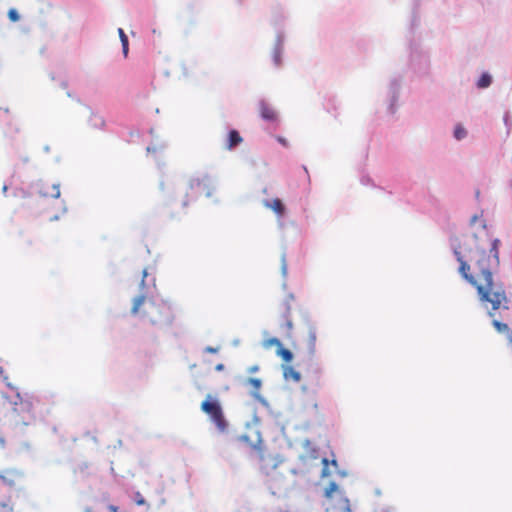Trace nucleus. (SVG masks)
I'll list each match as a JSON object with an SVG mask.
<instances>
[{"label": "nucleus", "mask_w": 512, "mask_h": 512, "mask_svg": "<svg viewBox=\"0 0 512 512\" xmlns=\"http://www.w3.org/2000/svg\"><path fill=\"white\" fill-rule=\"evenodd\" d=\"M11 404L13 405V411L18 413L19 409L18 406L21 407V410L30 411L31 410V403L29 401H24L20 395L19 392L16 393V400L11 401Z\"/></svg>", "instance_id": "nucleus-15"}, {"label": "nucleus", "mask_w": 512, "mask_h": 512, "mask_svg": "<svg viewBox=\"0 0 512 512\" xmlns=\"http://www.w3.org/2000/svg\"><path fill=\"white\" fill-rule=\"evenodd\" d=\"M242 141L243 139L237 130H230L225 143V149L233 150L235 147L241 144Z\"/></svg>", "instance_id": "nucleus-13"}, {"label": "nucleus", "mask_w": 512, "mask_h": 512, "mask_svg": "<svg viewBox=\"0 0 512 512\" xmlns=\"http://www.w3.org/2000/svg\"><path fill=\"white\" fill-rule=\"evenodd\" d=\"M146 276H147V270L144 269L143 270V279H142V281L140 283L141 287H144V285H145V280L144 279H145Z\"/></svg>", "instance_id": "nucleus-40"}, {"label": "nucleus", "mask_w": 512, "mask_h": 512, "mask_svg": "<svg viewBox=\"0 0 512 512\" xmlns=\"http://www.w3.org/2000/svg\"><path fill=\"white\" fill-rule=\"evenodd\" d=\"M401 84L402 80L398 77H393L389 81L386 101V113L389 116H393L397 111Z\"/></svg>", "instance_id": "nucleus-4"}, {"label": "nucleus", "mask_w": 512, "mask_h": 512, "mask_svg": "<svg viewBox=\"0 0 512 512\" xmlns=\"http://www.w3.org/2000/svg\"><path fill=\"white\" fill-rule=\"evenodd\" d=\"M331 464H332L333 466H335V467H337V465H338L336 460H332V461H331Z\"/></svg>", "instance_id": "nucleus-50"}, {"label": "nucleus", "mask_w": 512, "mask_h": 512, "mask_svg": "<svg viewBox=\"0 0 512 512\" xmlns=\"http://www.w3.org/2000/svg\"><path fill=\"white\" fill-rule=\"evenodd\" d=\"M90 123L93 127L100 128L104 126V119L101 116L91 114Z\"/></svg>", "instance_id": "nucleus-23"}, {"label": "nucleus", "mask_w": 512, "mask_h": 512, "mask_svg": "<svg viewBox=\"0 0 512 512\" xmlns=\"http://www.w3.org/2000/svg\"><path fill=\"white\" fill-rule=\"evenodd\" d=\"M141 306H144L143 314L153 325L168 326L173 321L171 306L166 302L157 303L154 300H147L146 295L140 294L133 299L131 313L137 315Z\"/></svg>", "instance_id": "nucleus-2"}, {"label": "nucleus", "mask_w": 512, "mask_h": 512, "mask_svg": "<svg viewBox=\"0 0 512 512\" xmlns=\"http://www.w3.org/2000/svg\"><path fill=\"white\" fill-rule=\"evenodd\" d=\"M85 512H92L90 508H86Z\"/></svg>", "instance_id": "nucleus-57"}, {"label": "nucleus", "mask_w": 512, "mask_h": 512, "mask_svg": "<svg viewBox=\"0 0 512 512\" xmlns=\"http://www.w3.org/2000/svg\"><path fill=\"white\" fill-rule=\"evenodd\" d=\"M4 443H5L4 439H3V438H0V444H1L2 446H4Z\"/></svg>", "instance_id": "nucleus-54"}, {"label": "nucleus", "mask_w": 512, "mask_h": 512, "mask_svg": "<svg viewBox=\"0 0 512 512\" xmlns=\"http://www.w3.org/2000/svg\"><path fill=\"white\" fill-rule=\"evenodd\" d=\"M345 502H346V507L344 509V512H352L350 505H349V500L347 498L345 499Z\"/></svg>", "instance_id": "nucleus-39"}, {"label": "nucleus", "mask_w": 512, "mask_h": 512, "mask_svg": "<svg viewBox=\"0 0 512 512\" xmlns=\"http://www.w3.org/2000/svg\"><path fill=\"white\" fill-rule=\"evenodd\" d=\"M281 272H282L283 276H286V274H287V263H286L285 255H282V258H281Z\"/></svg>", "instance_id": "nucleus-30"}, {"label": "nucleus", "mask_w": 512, "mask_h": 512, "mask_svg": "<svg viewBox=\"0 0 512 512\" xmlns=\"http://www.w3.org/2000/svg\"><path fill=\"white\" fill-rule=\"evenodd\" d=\"M258 370H259V367L257 365H254V366L249 367L248 372L249 373H255Z\"/></svg>", "instance_id": "nucleus-37"}, {"label": "nucleus", "mask_w": 512, "mask_h": 512, "mask_svg": "<svg viewBox=\"0 0 512 512\" xmlns=\"http://www.w3.org/2000/svg\"><path fill=\"white\" fill-rule=\"evenodd\" d=\"M134 500H135L137 505H145L146 504V501H145V499L143 498V496L141 495L140 492H136L135 493Z\"/></svg>", "instance_id": "nucleus-28"}, {"label": "nucleus", "mask_w": 512, "mask_h": 512, "mask_svg": "<svg viewBox=\"0 0 512 512\" xmlns=\"http://www.w3.org/2000/svg\"><path fill=\"white\" fill-rule=\"evenodd\" d=\"M108 509L111 511V512H118V507L115 506V505H109L108 506Z\"/></svg>", "instance_id": "nucleus-41"}, {"label": "nucleus", "mask_w": 512, "mask_h": 512, "mask_svg": "<svg viewBox=\"0 0 512 512\" xmlns=\"http://www.w3.org/2000/svg\"><path fill=\"white\" fill-rule=\"evenodd\" d=\"M285 33L282 29H277L275 41L271 51V59L274 67L280 68L283 63V53L285 44Z\"/></svg>", "instance_id": "nucleus-7"}, {"label": "nucleus", "mask_w": 512, "mask_h": 512, "mask_svg": "<svg viewBox=\"0 0 512 512\" xmlns=\"http://www.w3.org/2000/svg\"><path fill=\"white\" fill-rule=\"evenodd\" d=\"M481 226H482V228H483V229H485V228H486V223H485V221H482Z\"/></svg>", "instance_id": "nucleus-53"}, {"label": "nucleus", "mask_w": 512, "mask_h": 512, "mask_svg": "<svg viewBox=\"0 0 512 512\" xmlns=\"http://www.w3.org/2000/svg\"><path fill=\"white\" fill-rule=\"evenodd\" d=\"M201 408L211 417V420L215 423L219 431L223 432L226 430L227 424L218 401L205 400L202 403Z\"/></svg>", "instance_id": "nucleus-5"}, {"label": "nucleus", "mask_w": 512, "mask_h": 512, "mask_svg": "<svg viewBox=\"0 0 512 512\" xmlns=\"http://www.w3.org/2000/svg\"><path fill=\"white\" fill-rule=\"evenodd\" d=\"M238 344H239V340H238V339H236V340H234V341H233V345H234V346H237Z\"/></svg>", "instance_id": "nucleus-52"}, {"label": "nucleus", "mask_w": 512, "mask_h": 512, "mask_svg": "<svg viewBox=\"0 0 512 512\" xmlns=\"http://www.w3.org/2000/svg\"><path fill=\"white\" fill-rule=\"evenodd\" d=\"M118 34L121 41V44L128 43V37L125 34L124 30L122 28H118Z\"/></svg>", "instance_id": "nucleus-29"}, {"label": "nucleus", "mask_w": 512, "mask_h": 512, "mask_svg": "<svg viewBox=\"0 0 512 512\" xmlns=\"http://www.w3.org/2000/svg\"><path fill=\"white\" fill-rule=\"evenodd\" d=\"M189 186L191 189L197 188L199 193L203 192L207 197H210L212 194L213 180L209 176L204 175L201 178H192L189 182Z\"/></svg>", "instance_id": "nucleus-10"}, {"label": "nucleus", "mask_w": 512, "mask_h": 512, "mask_svg": "<svg viewBox=\"0 0 512 512\" xmlns=\"http://www.w3.org/2000/svg\"><path fill=\"white\" fill-rule=\"evenodd\" d=\"M371 182H372V180L370 179V177H368V176H362V177H361V183H362L363 185H368V184H370Z\"/></svg>", "instance_id": "nucleus-34"}, {"label": "nucleus", "mask_w": 512, "mask_h": 512, "mask_svg": "<svg viewBox=\"0 0 512 512\" xmlns=\"http://www.w3.org/2000/svg\"><path fill=\"white\" fill-rule=\"evenodd\" d=\"M277 354L282 357V359L286 362H290L293 358V354L290 350L286 349L281 345V347L278 348Z\"/></svg>", "instance_id": "nucleus-21"}, {"label": "nucleus", "mask_w": 512, "mask_h": 512, "mask_svg": "<svg viewBox=\"0 0 512 512\" xmlns=\"http://www.w3.org/2000/svg\"><path fill=\"white\" fill-rule=\"evenodd\" d=\"M262 345L266 349L271 348L272 346H277L279 348V347H281L282 343L278 338L272 337V338L264 340Z\"/></svg>", "instance_id": "nucleus-22"}, {"label": "nucleus", "mask_w": 512, "mask_h": 512, "mask_svg": "<svg viewBox=\"0 0 512 512\" xmlns=\"http://www.w3.org/2000/svg\"><path fill=\"white\" fill-rule=\"evenodd\" d=\"M454 256L456 260L459 262V273L460 275L471 285L476 287L478 290V286H481L483 284V281L481 283H478L476 278L469 272L470 271V265L467 263V261L464 260L461 252L458 249L453 250Z\"/></svg>", "instance_id": "nucleus-8"}, {"label": "nucleus", "mask_w": 512, "mask_h": 512, "mask_svg": "<svg viewBox=\"0 0 512 512\" xmlns=\"http://www.w3.org/2000/svg\"><path fill=\"white\" fill-rule=\"evenodd\" d=\"M468 136V130L464 127L463 124L457 123L453 128V137L457 141H462L466 139Z\"/></svg>", "instance_id": "nucleus-19"}, {"label": "nucleus", "mask_w": 512, "mask_h": 512, "mask_svg": "<svg viewBox=\"0 0 512 512\" xmlns=\"http://www.w3.org/2000/svg\"><path fill=\"white\" fill-rule=\"evenodd\" d=\"M304 444H305V446H307V445L310 444V441L309 440H305Z\"/></svg>", "instance_id": "nucleus-55"}, {"label": "nucleus", "mask_w": 512, "mask_h": 512, "mask_svg": "<svg viewBox=\"0 0 512 512\" xmlns=\"http://www.w3.org/2000/svg\"><path fill=\"white\" fill-rule=\"evenodd\" d=\"M248 383L256 389L251 392L252 397L260 402L264 407L269 408L268 401L258 392L262 385V381L259 378H249Z\"/></svg>", "instance_id": "nucleus-12"}, {"label": "nucleus", "mask_w": 512, "mask_h": 512, "mask_svg": "<svg viewBox=\"0 0 512 512\" xmlns=\"http://www.w3.org/2000/svg\"><path fill=\"white\" fill-rule=\"evenodd\" d=\"M7 190H8L7 185H4V186H3V188H2L3 193H6V192H7Z\"/></svg>", "instance_id": "nucleus-46"}, {"label": "nucleus", "mask_w": 512, "mask_h": 512, "mask_svg": "<svg viewBox=\"0 0 512 512\" xmlns=\"http://www.w3.org/2000/svg\"><path fill=\"white\" fill-rule=\"evenodd\" d=\"M258 454V458L261 462V468L269 473V471L276 469L281 463L282 459L279 455H268L265 453L262 447V439L259 437L256 444L252 446Z\"/></svg>", "instance_id": "nucleus-6"}, {"label": "nucleus", "mask_w": 512, "mask_h": 512, "mask_svg": "<svg viewBox=\"0 0 512 512\" xmlns=\"http://www.w3.org/2000/svg\"><path fill=\"white\" fill-rule=\"evenodd\" d=\"M278 142L281 143L283 146H287L288 145V142L285 138L283 137H278Z\"/></svg>", "instance_id": "nucleus-38"}, {"label": "nucleus", "mask_w": 512, "mask_h": 512, "mask_svg": "<svg viewBox=\"0 0 512 512\" xmlns=\"http://www.w3.org/2000/svg\"><path fill=\"white\" fill-rule=\"evenodd\" d=\"M260 116L265 121L275 122L278 119L277 111L264 100L259 103Z\"/></svg>", "instance_id": "nucleus-11"}, {"label": "nucleus", "mask_w": 512, "mask_h": 512, "mask_svg": "<svg viewBox=\"0 0 512 512\" xmlns=\"http://www.w3.org/2000/svg\"><path fill=\"white\" fill-rule=\"evenodd\" d=\"M58 219H59V217H58L57 215H55V216H53V217L51 218V221H56V220H58Z\"/></svg>", "instance_id": "nucleus-49"}, {"label": "nucleus", "mask_w": 512, "mask_h": 512, "mask_svg": "<svg viewBox=\"0 0 512 512\" xmlns=\"http://www.w3.org/2000/svg\"><path fill=\"white\" fill-rule=\"evenodd\" d=\"M492 81L493 80H492L491 74H489L488 72H484L481 74V76L477 80L476 86L479 89H486V88L490 87V85L492 84Z\"/></svg>", "instance_id": "nucleus-20"}, {"label": "nucleus", "mask_w": 512, "mask_h": 512, "mask_svg": "<svg viewBox=\"0 0 512 512\" xmlns=\"http://www.w3.org/2000/svg\"><path fill=\"white\" fill-rule=\"evenodd\" d=\"M503 123L506 127V130H507V135L510 134V131L512 129V120H511V116H510V112L509 111H506L503 115Z\"/></svg>", "instance_id": "nucleus-25"}, {"label": "nucleus", "mask_w": 512, "mask_h": 512, "mask_svg": "<svg viewBox=\"0 0 512 512\" xmlns=\"http://www.w3.org/2000/svg\"><path fill=\"white\" fill-rule=\"evenodd\" d=\"M31 188L33 189V191L35 193H37L39 196L41 197H52V198H55V199H58L61 195L60 193V185L59 184H53L51 186V189H52V193H50L48 190H49V187L42 181V180H38V181H35L31 184Z\"/></svg>", "instance_id": "nucleus-9"}, {"label": "nucleus", "mask_w": 512, "mask_h": 512, "mask_svg": "<svg viewBox=\"0 0 512 512\" xmlns=\"http://www.w3.org/2000/svg\"><path fill=\"white\" fill-rule=\"evenodd\" d=\"M338 485L336 482L332 481L329 483L328 487H326L325 491H324V496L326 498H331L332 497V494L334 492H336L338 490Z\"/></svg>", "instance_id": "nucleus-24"}, {"label": "nucleus", "mask_w": 512, "mask_h": 512, "mask_svg": "<svg viewBox=\"0 0 512 512\" xmlns=\"http://www.w3.org/2000/svg\"><path fill=\"white\" fill-rule=\"evenodd\" d=\"M479 218L480 216L478 214L473 215L469 221L470 225L473 226L479 220Z\"/></svg>", "instance_id": "nucleus-35"}, {"label": "nucleus", "mask_w": 512, "mask_h": 512, "mask_svg": "<svg viewBox=\"0 0 512 512\" xmlns=\"http://www.w3.org/2000/svg\"><path fill=\"white\" fill-rule=\"evenodd\" d=\"M156 151H157L156 146L149 145V146L147 147V152H148V153H155Z\"/></svg>", "instance_id": "nucleus-36"}, {"label": "nucleus", "mask_w": 512, "mask_h": 512, "mask_svg": "<svg viewBox=\"0 0 512 512\" xmlns=\"http://www.w3.org/2000/svg\"><path fill=\"white\" fill-rule=\"evenodd\" d=\"M410 71L417 77L428 75L431 67V60L428 51L414 46L410 50L409 63Z\"/></svg>", "instance_id": "nucleus-3"}, {"label": "nucleus", "mask_w": 512, "mask_h": 512, "mask_svg": "<svg viewBox=\"0 0 512 512\" xmlns=\"http://www.w3.org/2000/svg\"><path fill=\"white\" fill-rule=\"evenodd\" d=\"M316 329L314 327H310L308 331V351L310 355H314L316 351Z\"/></svg>", "instance_id": "nucleus-18"}, {"label": "nucleus", "mask_w": 512, "mask_h": 512, "mask_svg": "<svg viewBox=\"0 0 512 512\" xmlns=\"http://www.w3.org/2000/svg\"><path fill=\"white\" fill-rule=\"evenodd\" d=\"M44 151H45V152H49V151H50V147H49L48 145H46V146L44 147Z\"/></svg>", "instance_id": "nucleus-48"}, {"label": "nucleus", "mask_w": 512, "mask_h": 512, "mask_svg": "<svg viewBox=\"0 0 512 512\" xmlns=\"http://www.w3.org/2000/svg\"><path fill=\"white\" fill-rule=\"evenodd\" d=\"M204 351L207 352V353L215 354V353H217L219 351V348L218 347L207 346V347H205Z\"/></svg>", "instance_id": "nucleus-32"}, {"label": "nucleus", "mask_w": 512, "mask_h": 512, "mask_svg": "<svg viewBox=\"0 0 512 512\" xmlns=\"http://www.w3.org/2000/svg\"><path fill=\"white\" fill-rule=\"evenodd\" d=\"M216 371H223L224 370V365L222 363H219L216 365L215 367Z\"/></svg>", "instance_id": "nucleus-42"}, {"label": "nucleus", "mask_w": 512, "mask_h": 512, "mask_svg": "<svg viewBox=\"0 0 512 512\" xmlns=\"http://www.w3.org/2000/svg\"><path fill=\"white\" fill-rule=\"evenodd\" d=\"M8 17L12 22H16L20 19V15L16 9L12 8L8 11Z\"/></svg>", "instance_id": "nucleus-26"}, {"label": "nucleus", "mask_w": 512, "mask_h": 512, "mask_svg": "<svg viewBox=\"0 0 512 512\" xmlns=\"http://www.w3.org/2000/svg\"><path fill=\"white\" fill-rule=\"evenodd\" d=\"M339 474L342 476V477H345L347 475V473L345 471H339Z\"/></svg>", "instance_id": "nucleus-47"}, {"label": "nucleus", "mask_w": 512, "mask_h": 512, "mask_svg": "<svg viewBox=\"0 0 512 512\" xmlns=\"http://www.w3.org/2000/svg\"><path fill=\"white\" fill-rule=\"evenodd\" d=\"M121 45H122L123 55H124V57H127L128 56V52H129V42L121 44Z\"/></svg>", "instance_id": "nucleus-33"}, {"label": "nucleus", "mask_w": 512, "mask_h": 512, "mask_svg": "<svg viewBox=\"0 0 512 512\" xmlns=\"http://www.w3.org/2000/svg\"><path fill=\"white\" fill-rule=\"evenodd\" d=\"M492 324L499 333H505L507 335L509 343L512 346V331L509 326L498 320H493Z\"/></svg>", "instance_id": "nucleus-17"}, {"label": "nucleus", "mask_w": 512, "mask_h": 512, "mask_svg": "<svg viewBox=\"0 0 512 512\" xmlns=\"http://www.w3.org/2000/svg\"><path fill=\"white\" fill-rule=\"evenodd\" d=\"M263 205L266 208L273 210L279 217H282L285 212V207L280 199L264 200Z\"/></svg>", "instance_id": "nucleus-14"}, {"label": "nucleus", "mask_w": 512, "mask_h": 512, "mask_svg": "<svg viewBox=\"0 0 512 512\" xmlns=\"http://www.w3.org/2000/svg\"><path fill=\"white\" fill-rule=\"evenodd\" d=\"M0 479H1L4 483L8 484L9 486L14 485V480H13V479H9L8 477H6L5 475H3V474H1V473H0Z\"/></svg>", "instance_id": "nucleus-31"}, {"label": "nucleus", "mask_w": 512, "mask_h": 512, "mask_svg": "<svg viewBox=\"0 0 512 512\" xmlns=\"http://www.w3.org/2000/svg\"><path fill=\"white\" fill-rule=\"evenodd\" d=\"M501 241L493 238L489 250L477 249L479 258L476 265L481 272L483 284L478 286V295L482 304L490 303L492 310L500 308L503 302L507 301L505 291L501 287H495L492 271L500 266L499 248Z\"/></svg>", "instance_id": "nucleus-1"}, {"label": "nucleus", "mask_w": 512, "mask_h": 512, "mask_svg": "<svg viewBox=\"0 0 512 512\" xmlns=\"http://www.w3.org/2000/svg\"><path fill=\"white\" fill-rule=\"evenodd\" d=\"M286 326H287L288 329H292V326H293L292 322L291 321H287Z\"/></svg>", "instance_id": "nucleus-43"}, {"label": "nucleus", "mask_w": 512, "mask_h": 512, "mask_svg": "<svg viewBox=\"0 0 512 512\" xmlns=\"http://www.w3.org/2000/svg\"><path fill=\"white\" fill-rule=\"evenodd\" d=\"M62 210H63V213H66V212H67V207H66V204H65V203H63Z\"/></svg>", "instance_id": "nucleus-44"}, {"label": "nucleus", "mask_w": 512, "mask_h": 512, "mask_svg": "<svg viewBox=\"0 0 512 512\" xmlns=\"http://www.w3.org/2000/svg\"><path fill=\"white\" fill-rule=\"evenodd\" d=\"M253 421H254L255 423H258V422H259V418H258L256 415H254V416H253Z\"/></svg>", "instance_id": "nucleus-45"}, {"label": "nucleus", "mask_w": 512, "mask_h": 512, "mask_svg": "<svg viewBox=\"0 0 512 512\" xmlns=\"http://www.w3.org/2000/svg\"><path fill=\"white\" fill-rule=\"evenodd\" d=\"M7 386L10 387L11 389H14V387L10 383H7Z\"/></svg>", "instance_id": "nucleus-56"}, {"label": "nucleus", "mask_w": 512, "mask_h": 512, "mask_svg": "<svg viewBox=\"0 0 512 512\" xmlns=\"http://www.w3.org/2000/svg\"><path fill=\"white\" fill-rule=\"evenodd\" d=\"M322 463H323L324 467L322 469L321 476L322 477H327V476H329L331 474V472H330V470L328 468L329 462H328V460L326 458H324L322 460Z\"/></svg>", "instance_id": "nucleus-27"}, {"label": "nucleus", "mask_w": 512, "mask_h": 512, "mask_svg": "<svg viewBox=\"0 0 512 512\" xmlns=\"http://www.w3.org/2000/svg\"><path fill=\"white\" fill-rule=\"evenodd\" d=\"M375 494H376L377 496L381 495V491H380V489H376V490H375Z\"/></svg>", "instance_id": "nucleus-51"}, {"label": "nucleus", "mask_w": 512, "mask_h": 512, "mask_svg": "<svg viewBox=\"0 0 512 512\" xmlns=\"http://www.w3.org/2000/svg\"><path fill=\"white\" fill-rule=\"evenodd\" d=\"M283 377L286 380L292 379L295 382H299L301 379V375L298 371H296L292 366L283 365Z\"/></svg>", "instance_id": "nucleus-16"}]
</instances>
